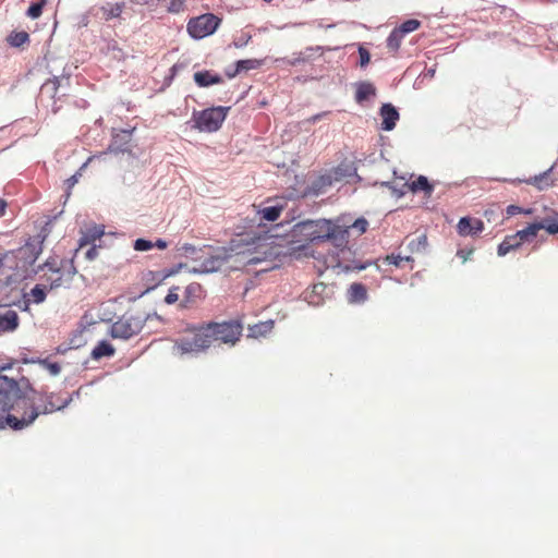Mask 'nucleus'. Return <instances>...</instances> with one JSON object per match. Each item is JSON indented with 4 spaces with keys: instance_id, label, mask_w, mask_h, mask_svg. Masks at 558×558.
I'll list each match as a JSON object with an SVG mask.
<instances>
[{
    "instance_id": "obj_1",
    "label": "nucleus",
    "mask_w": 558,
    "mask_h": 558,
    "mask_svg": "<svg viewBox=\"0 0 558 558\" xmlns=\"http://www.w3.org/2000/svg\"><path fill=\"white\" fill-rule=\"evenodd\" d=\"M12 364L0 365V411L5 414L0 426L14 430L29 426L40 414L63 409L68 401L60 400L56 393L36 390L25 376L10 378L5 372Z\"/></svg>"
},
{
    "instance_id": "obj_2",
    "label": "nucleus",
    "mask_w": 558,
    "mask_h": 558,
    "mask_svg": "<svg viewBox=\"0 0 558 558\" xmlns=\"http://www.w3.org/2000/svg\"><path fill=\"white\" fill-rule=\"evenodd\" d=\"M41 253V242L31 239L17 250L0 254V288H16L36 272L34 264Z\"/></svg>"
},
{
    "instance_id": "obj_3",
    "label": "nucleus",
    "mask_w": 558,
    "mask_h": 558,
    "mask_svg": "<svg viewBox=\"0 0 558 558\" xmlns=\"http://www.w3.org/2000/svg\"><path fill=\"white\" fill-rule=\"evenodd\" d=\"M348 229L327 219L305 220L293 226L292 236L306 242L332 241L337 245L348 241Z\"/></svg>"
},
{
    "instance_id": "obj_4",
    "label": "nucleus",
    "mask_w": 558,
    "mask_h": 558,
    "mask_svg": "<svg viewBox=\"0 0 558 558\" xmlns=\"http://www.w3.org/2000/svg\"><path fill=\"white\" fill-rule=\"evenodd\" d=\"M177 348L182 353H199L210 347V336L206 324L191 325L181 323L177 326Z\"/></svg>"
},
{
    "instance_id": "obj_5",
    "label": "nucleus",
    "mask_w": 558,
    "mask_h": 558,
    "mask_svg": "<svg viewBox=\"0 0 558 558\" xmlns=\"http://www.w3.org/2000/svg\"><path fill=\"white\" fill-rule=\"evenodd\" d=\"M193 252L198 254V257H192V263L177 262V272L182 270L195 274L213 272L220 269L223 264V259L219 256H215L210 247H207L206 251Z\"/></svg>"
},
{
    "instance_id": "obj_6",
    "label": "nucleus",
    "mask_w": 558,
    "mask_h": 558,
    "mask_svg": "<svg viewBox=\"0 0 558 558\" xmlns=\"http://www.w3.org/2000/svg\"><path fill=\"white\" fill-rule=\"evenodd\" d=\"M229 109V107L218 106L194 111L192 116L194 128L208 133L218 131L226 120Z\"/></svg>"
},
{
    "instance_id": "obj_7",
    "label": "nucleus",
    "mask_w": 558,
    "mask_h": 558,
    "mask_svg": "<svg viewBox=\"0 0 558 558\" xmlns=\"http://www.w3.org/2000/svg\"><path fill=\"white\" fill-rule=\"evenodd\" d=\"M143 315L126 312L110 328V336L114 339L129 340L138 335L144 327Z\"/></svg>"
},
{
    "instance_id": "obj_8",
    "label": "nucleus",
    "mask_w": 558,
    "mask_h": 558,
    "mask_svg": "<svg viewBox=\"0 0 558 558\" xmlns=\"http://www.w3.org/2000/svg\"><path fill=\"white\" fill-rule=\"evenodd\" d=\"M206 329L210 336V345L220 341L226 344L234 345L242 335L243 327L239 322L208 323Z\"/></svg>"
},
{
    "instance_id": "obj_9",
    "label": "nucleus",
    "mask_w": 558,
    "mask_h": 558,
    "mask_svg": "<svg viewBox=\"0 0 558 558\" xmlns=\"http://www.w3.org/2000/svg\"><path fill=\"white\" fill-rule=\"evenodd\" d=\"M221 20L211 13L191 19L187 24L189 34L196 39L207 37L215 33Z\"/></svg>"
},
{
    "instance_id": "obj_10",
    "label": "nucleus",
    "mask_w": 558,
    "mask_h": 558,
    "mask_svg": "<svg viewBox=\"0 0 558 558\" xmlns=\"http://www.w3.org/2000/svg\"><path fill=\"white\" fill-rule=\"evenodd\" d=\"M43 270H45L44 276L46 277L44 283H46L50 290L59 288L65 282L63 278L64 274L60 267H57L56 260L46 262Z\"/></svg>"
},
{
    "instance_id": "obj_11",
    "label": "nucleus",
    "mask_w": 558,
    "mask_h": 558,
    "mask_svg": "<svg viewBox=\"0 0 558 558\" xmlns=\"http://www.w3.org/2000/svg\"><path fill=\"white\" fill-rule=\"evenodd\" d=\"M328 298V286L324 282H318L312 286L311 289L304 292V300L313 306L322 305Z\"/></svg>"
},
{
    "instance_id": "obj_12",
    "label": "nucleus",
    "mask_w": 558,
    "mask_h": 558,
    "mask_svg": "<svg viewBox=\"0 0 558 558\" xmlns=\"http://www.w3.org/2000/svg\"><path fill=\"white\" fill-rule=\"evenodd\" d=\"M457 229L462 236L476 235L484 230V222L477 218L463 217L459 220Z\"/></svg>"
},
{
    "instance_id": "obj_13",
    "label": "nucleus",
    "mask_w": 558,
    "mask_h": 558,
    "mask_svg": "<svg viewBox=\"0 0 558 558\" xmlns=\"http://www.w3.org/2000/svg\"><path fill=\"white\" fill-rule=\"evenodd\" d=\"M407 191H411L413 193L424 192L426 195L430 196L434 191V186L428 182L427 178L424 175H420L415 180L403 183L402 189L399 191L398 196H402L407 193Z\"/></svg>"
},
{
    "instance_id": "obj_14",
    "label": "nucleus",
    "mask_w": 558,
    "mask_h": 558,
    "mask_svg": "<svg viewBox=\"0 0 558 558\" xmlns=\"http://www.w3.org/2000/svg\"><path fill=\"white\" fill-rule=\"evenodd\" d=\"M553 170H554V166H551L549 169H547L546 171H544L537 175L530 177L529 179L523 180V182L535 186L539 191L547 190V189L551 187L556 181V179L554 178V174H553Z\"/></svg>"
},
{
    "instance_id": "obj_15",
    "label": "nucleus",
    "mask_w": 558,
    "mask_h": 558,
    "mask_svg": "<svg viewBox=\"0 0 558 558\" xmlns=\"http://www.w3.org/2000/svg\"><path fill=\"white\" fill-rule=\"evenodd\" d=\"M286 204L276 203L274 205H269L263 208L256 209V215L258 216L259 226L263 221L274 222L279 219L281 213L283 211Z\"/></svg>"
},
{
    "instance_id": "obj_16",
    "label": "nucleus",
    "mask_w": 558,
    "mask_h": 558,
    "mask_svg": "<svg viewBox=\"0 0 558 558\" xmlns=\"http://www.w3.org/2000/svg\"><path fill=\"white\" fill-rule=\"evenodd\" d=\"M204 296L203 288L199 283L193 282L185 288L183 300L180 303L181 307L187 308L193 306L197 301Z\"/></svg>"
},
{
    "instance_id": "obj_17",
    "label": "nucleus",
    "mask_w": 558,
    "mask_h": 558,
    "mask_svg": "<svg viewBox=\"0 0 558 558\" xmlns=\"http://www.w3.org/2000/svg\"><path fill=\"white\" fill-rule=\"evenodd\" d=\"M380 117L383 130L391 131L399 120V112L391 104H384L380 108Z\"/></svg>"
},
{
    "instance_id": "obj_18",
    "label": "nucleus",
    "mask_w": 558,
    "mask_h": 558,
    "mask_svg": "<svg viewBox=\"0 0 558 558\" xmlns=\"http://www.w3.org/2000/svg\"><path fill=\"white\" fill-rule=\"evenodd\" d=\"M19 326L17 313L13 310H8L0 313V333L13 331Z\"/></svg>"
},
{
    "instance_id": "obj_19",
    "label": "nucleus",
    "mask_w": 558,
    "mask_h": 558,
    "mask_svg": "<svg viewBox=\"0 0 558 558\" xmlns=\"http://www.w3.org/2000/svg\"><path fill=\"white\" fill-rule=\"evenodd\" d=\"M105 233L104 226H92L85 229L80 239V247L94 244L96 240H99Z\"/></svg>"
},
{
    "instance_id": "obj_20",
    "label": "nucleus",
    "mask_w": 558,
    "mask_h": 558,
    "mask_svg": "<svg viewBox=\"0 0 558 558\" xmlns=\"http://www.w3.org/2000/svg\"><path fill=\"white\" fill-rule=\"evenodd\" d=\"M194 81L201 87H207L214 84H219L222 78L218 74L211 73V71H198L194 74Z\"/></svg>"
},
{
    "instance_id": "obj_21",
    "label": "nucleus",
    "mask_w": 558,
    "mask_h": 558,
    "mask_svg": "<svg viewBox=\"0 0 558 558\" xmlns=\"http://www.w3.org/2000/svg\"><path fill=\"white\" fill-rule=\"evenodd\" d=\"M125 8L124 2L107 3L100 8L102 19L106 21L119 17Z\"/></svg>"
},
{
    "instance_id": "obj_22",
    "label": "nucleus",
    "mask_w": 558,
    "mask_h": 558,
    "mask_svg": "<svg viewBox=\"0 0 558 558\" xmlns=\"http://www.w3.org/2000/svg\"><path fill=\"white\" fill-rule=\"evenodd\" d=\"M349 301L354 303L364 302L367 298V291L364 284L353 283L348 290Z\"/></svg>"
},
{
    "instance_id": "obj_23",
    "label": "nucleus",
    "mask_w": 558,
    "mask_h": 558,
    "mask_svg": "<svg viewBox=\"0 0 558 558\" xmlns=\"http://www.w3.org/2000/svg\"><path fill=\"white\" fill-rule=\"evenodd\" d=\"M541 230V225H537L536 222L529 225L526 228L519 230L515 232V236L519 238V241L521 245L524 242L532 241Z\"/></svg>"
},
{
    "instance_id": "obj_24",
    "label": "nucleus",
    "mask_w": 558,
    "mask_h": 558,
    "mask_svg": "<svg viewBox=\"0 0 558 558\" xmlns=\"http://www.w3.org/2000/svg\"><path fill=\"white\" fill-rule=\"evenodd\" d=\"M376 88L373 84L363 82L359 84L355 93V99L357 102H363L367 100L369 97L375 96Z\"/></svg>"
},
{
    "instance_id": "obj_25",
    "label": "nucleus",
    "mask_w": 558,
    "mask_h": 558,
    "mask_svg": "<svg viewBox=\"0 0 558 558\" xmlns=\"http://www.w3.org/2000/svg\"><path fill=\"white\" fill-rule=\"evenodd\" d=\"M50 291L48 286L46 283H38L36 284L29 292L31 301L39 304L45 301L47 292Z\"/></svg>"
},
{
    "instance_id": "obj_26",
    "label": "nucleus",
    "mask_w": 558,
    "mask_h": 558,
    "mask_svg": "<svg viewBox=\"0 0 558 558\" xmlns=\"http://www.w3.org/2000/svg\"><path fill=\"white\" fill-rule=\"evenodd\" d=\"M262 65V61L256 59H246V60H240L236 62V69L234 73H229V77H233L235 74L242 72V71H248L257 69Z\"/></svg>"
},
{
    "instance_id": "obj_27",
    "label": "nucleus",
    "mask_w": 558,
    "mask_h": 558,
    "mask_svg": "<svg viewBox=\"0 0 558 558\" xmlns=\"http://www.w3.org/2000/svg\"><path fill=\"white\" fill-rule=\"evenodd\" d=\"M113 353V347L106 341H101L93 349L92 356L94 359H101L104 356H111Z\"/></svg>"
},
{
    "instance_id": "obj_28",
    "label": "nucleus",
    "mask_w": 558,
    "mask_h": 558,
    "mask_svg": "<svg viewBox=\"0 0 558 558\" xmlns=\"http://www.w3.org/2000/svg\"><path fill=\"white\" fill-rule=\"evenodd\" d=\"M274 328V322H260L254 326L250 327V332L252 337H259L269 333Z\"/></svg>"
},
{
    "instance_id": "obj_29",
    "label": "nucleus",
    "mask_w": 558,
    "mask_h": 558,
    "mask_svg": "<svg viewBox=\"0 0 558 558\" xmlns=\"http://www.w3.org/2000/svg\"><path fill=\"white\" fill-rule=\"evenodd\" d=\"M404 35L398 28L392 29L387 38V47L391 51H397L400 48Z\"/></svg>"
},
{
    "instance_id": "obj_30",
    "label": "nucleus",
    "mask_w": 558,
    "mask_h": 558,
    "mask_svg": "<svg viewBox=\"0 0 558 558\" xmlns=\"http://www.w3.org/2000/svg\"><path fill=\"white\" fill-rule=\"evenodd\" d=\"M133 130H120L113 135V145L119 149H123V145L131 141Z\"/></svg>"
},
{
    "instance_id": "obj_31",
    "label": "nucleus",
    "mask_w": 558,
    "mask_h": 558,
    "mask_svg": "<svg viewBox=\"0 0 558 558\" xmlns=\"http://www.w3.org/2000/svg\"><path fill=\"white\" fill-rule=\"evenodd\" d=\"M427 244V236L425 234H421L409 243V250L411 253H421L426 250Z\"/></svg>"
},
{
    "instance_id": "obj_32",
    "label": "nucleus",
    "mask_w": 558,
    "mask_h": 558,
    "mask_svg": "<svg viewBox=\"0 0 558 558\" xmlns=\"http://www.w3.org/2000/svg\"><path fill=\"white\" fill-rule=\"evenodd\" d=\"M29 40V35L26 32H13L8 37V43L13 47H21Z\"/></svg>"
},
{
    "instance_id": "obj_33",
    "label": "nucleus",
    "mask_w": 558,
    "mask_h": 558,
    "mask_svg": "<svg viewBox=\"0 0 558 558\" xmlns=\"http://www.w3.org/2000/svg\"><path fill=\"white\" fill-rule=\"evenodd\" d=\"M207 246L204 247H195L192 245H183L179 251L180 257H185V263H192V257H198V254L194 253L193 251H206Z\"/></svg>"
},
{
    "instance_id": "obj_34",
    "label": "nucleus",
    "mask_w": 558,
    "mask_h": 558,
    "mask_svg": "<svg viewBox=\"0 0 558 558\" xmlns=\"http://www.w3.org/2000/svg\"><path fill=\"white\" fill-rule=\"evenodd\" d=\"M420 26H421V22L418 20L411 19V20H408V21L403 22L397 28L399 29V32L401 34H403L405 36L407 34L412 33V32L418 29Z\"/></svg>"
},
{
    "instance_id": "obj_35",
    "label": "nucleus",
    "mask_w": 558,
    "mask_h": 558,
    "mask_svg": "<svg viewBox=\"0 0 558 558\" xmlns=\"http://www.w3.org/2000/svg\"><path fill=\"white\" fill-rule=\"evenodd\" d=\"M47 0H40L39 2L33 3L27 10V15L34 20L38 19L43 13V8Z\"/></svg>"
},
{
    "instance_id": "obj_36",
    "label": "nucleus",
    "mask_w": 558,
    "mask_h": 558,
    "mask_svg": "<svg viewBox=\"0 0 558 558\" xmlns=\"http://www.w3.org/2000/svg\"><path fill=\"white\" fill-rule=\"evenodd\" d=\"M537 225H541V230H546L549 234H556L558 233V221L553 219H545L541 222H536Z\"/></svg>"
},
{
    "instance_id": "obj_37",
    "label": "nucleus",
    "mask_w": 558,
    "mask_h": 558,
    "mask_svg": "<svg viewBox=\"0 0 558 558\" xmlns=\"http://www.w3.org/2000/svg\"><path fill=\"white\" fill-rule=\"evenodd\" d=\"M36 362L48 369L51 375H58L61 371V366L57 362H49L47 359L37 360Z\"/></svg>"
},
{
    "instance_id": "obj_38",
    "label": "nucleus",
    "mask_w": 558,
    "mask_h": 558,
    "mask_svg": "<svg viewBox=\"0 0 558 558\" xmlns=\"http://www.w3.org/2000/svg\"><path fill=\"white\" fill-rule=\"evenodd\" d=\"M332 184L331 175H322L314 182V189L316 191H322L326 186H330Z\"/></svg>"
},
{
    "instance_id": "obj_39",
    "label": "nucleus",
    "mask_w": 558,
    "mask_h": 558,
    "mask_svg": "<svg viewBox=\"0 0 558 558\" xmlns=\"http://www.w3.org/2000/svg\"><path fill=\"white\" fill-rule=\"evenodd\" d=\"M133 247L135 251L144 252L153 248L154 244L151 241L145 239H137L134 241Z\"/></svg>"
},
{
    "instance_id": "obj_40",
    "label": "nucleus",
    "mask_w": 558,
    "mask_h": 558,
    "mask_svg": "<svg viewBox=\"0 0 558 558\" xmlns=\"http://www.w3.org/2000/svg\"><path fill=\"white\" fill-rule=\"evenodd\" d=\"M386 262L395 265L396 267H401L403 262H412V258L410 256L402 257L400 255L391 254L386 257Z\"/></svg>"
},
{
    "instance_id": "obj_41",
    "label": "nucleus",
    "mask_w": 558,
    "mask_h": 558,
    "mask_svg": "<svg viewBox=\"0 0 558 558\" xmlns=\"http://www.w3.org/2000/svg\"><path fill=\"white\" fill-rule=\"evenodd\" d=\"M508 216H515L519 214L530 215L532 214V209H523L517 205H509L506 209Z\"/></svg>"
},
{
    "instance_id": "obj_42",
    "label": "nucleus",
    "mask_w": 558,
    "mask_h": 558,
    "mask_svg": "<svg viewBox=\"0 0 558 558\" xmlns=\"http://www.w3.org/2000/svg\"><path fill=\"white\" fill-rule=\"evenodd\" d=\"M368 222L364 218L356 219L351 228L356 229L360 234L364 233L367 229Z\"/></svg>"
},
{
    "instance_id": "obj_43",
    "label": "nucleus",
    "mask_w": 558,
    "mask_h": 558,
    "mask_svg": "<svg viewBox=\"0 0 558 558\" xmlns=\"http://www.w3.org/2000/svg\"><path fill=\"white\" fill-rule=\"evenodd\" d=\"M359 54H360L361 66H365L371 60L369 52L364 47H360Z\"/></svg>"
},
{
    "instance_id": "obj_44",
    "label": "nucleus",
    "mask_w": 558,
    "mask_h": 558,
    "mask_svg": "<svg viewBox=\"0 0 558 558\" xmlns=\"http://www.w3.org/2000/svg\"><path fill=\"white\" fill-rule=\"evenodd\" d=\"M505 242H509V246L512 250H515L521 246V243L519 241V238L514 234L507 235L505 239Z\"/></svg>"
},
{
    "instance_id": "obj_45",
    "label": "nucleus",
    "mask_w": 558,
    "mask_h": 558,
    "mask_svg": "<svg viewBox=\"0 0 558 558\" xmlns=\"http://www.w3.org/2000/svg\"><path fill=\"white\" fill-rule=\"evenodd\" d=\"M510 251H512V248H510L509 242H505V240L498 245V251L497 252H498L499 256H505Z\"/></svg>"
},
{
    "instance_id": "obj_46",
    "label": "nucleus",
    "mask_w": 558,
    "mask_h": 558,
    "mask_svg": "<svg viewBox=\"0 0 558 558\" xmlns=\"http://www.w3.org/2000/svg\"><path fill=\"white\" fill-rule=\"evenodd\" d=\"M97 255H98L97 246L95 244H92V247H89L86 251L85 256L88 260H93L97 257Z\"/></svg>"
},
{
    "instance_id": "obj_47",
    "label": "nucleus",
    "mask_w": 558,
    "mask_h": 558,
    "mask_svg": "<svg viewBox=\"0 0 558 558\" xmlns=\"http://www.w3.org/2000/svg\"><path fill=\"white\" fill-rule=\"evenodd\" d=\"M472 253H473L472 250H470L469 252L460 250V251H458V256L462 258V262H465Z\"/></svg>"
},
{
    "instance_id": "obj_48",
    "label": "nucleus",
    "mask_w": 558,
    "mask_h": 558,
    "mask_svg": "<svg viewBox=\"0 0 558 558\" xmlns=\"http://www.w3.org/2000/svg\"><path fill=\"white\" fill-rule=\"evenodd\" d=\"M166 303L173 304L174 303V292L172 289L169 290L168 294L165 298Z\"/></svg>"
},
{
    "instance_id": "obj_49",
    "label": "nucleus",
    "mask_w": 558,
    "mask_h": 558,
    "mask_svg": "<svg viewBox=\"0 0 558 558\" xmlns=\"http://www.w3.org/2000/svg\"><path fill=\"white\" fill-rule=\"evenodd\" d=\"M7 208V203L2 198H0V217L4 216Z\"/></svg>"
},
{
    "instance_id": "obj_50",
    "label": "nucleus",
    "mask_w": 558,
    "mask_h": 558,
    "mask_svg": "<svg viewBox=\"0 0 558 558\" xmlns=\"http://www.w3.org/2000/svg\"><path fill=\"white\" fill-rule=\"evenodd\" d=\"M66 182H68L69 189H71L77 182L76 175H72L70 179H68Z\"/></svg>"
},
{
    "instance_id": "obj_51",
    "label": "nucleus",
    "mask_w": 558,
    "mask_h": 558,
    "mask_svg": "<svg viewBox=\"0 0 558 558\" xmlns=\"http://www.w3.org/2000/svg\"><path fill=\"white\" fill-rule=\"evenodd\" d=\"M154 246H157L159 248H165L167 246V243L162 240H157L155 243H153Z\"/></svg>"
},
{
    "instance_id": "obj_52",
    "label": "nucleus",
    "mask_w": 558,
    "mask_h": 558,
    "mask_svg": "<svg viewBox=\"0 0 558 558\" xmlns=\"http://www.w3.org/2000/svg\"><path fill=\"white\" fill-rule=\"evenodd\" d=\"M304 61H305V59H304V58L299 57V58H296L295 60L290 61L289 63H290L291 65H295L296 63H299V62H304Z\"/></svg>"
},
{
    "instance_id": "obj_53",
    "label": "nucleus",
    "mask_w": 558,
    "mask_h": 558,
    "mask_svg": "<svg viewBox=\"0 0 558 558\" xmlns=\"http://www.w3.org/2000/svg\"><path fill=\"white\" fill-rule=\"evenodd\" d=\"M320 117H322V114H316V116L312 117L311 120L313 122H316L318 119H320Z\"/></svg>"
},
{
    "instance_id": "obj_54",
    "label": "nucleus",
    "mask_w": 558,
    "mask_h": 558,
    "mask_svg": "<svg viewBox=\"0 0 558 558\" xmlns=\"http://www.w3.org/2000/svg\"><path fill=\"white\" fill-rule=\"evenodd\" d=\"M171 75L174 74V66L170 68Z\"/></svg>"
},
{
    "instance_id": "obj_55",
    "label": "nucleus",
    "mask_w": 558,
    "mask_h": 558,
    "mask_svg": "<svg viewBox=\"0 0 558 558\" xmlns=\"http://www.w3.org/2000/svg\"><path fill=\"white\" fill-rule=\"evenodd\" d=\"M73 274L69 272L68 274V280H70L72 278Z\"/></svg>"
}]
</instances>
